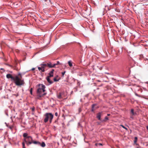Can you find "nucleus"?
<instances>
[{
    "instance_id": "f257e3e1",
    "label": "nucleus",
    "mask_w": 148,
    "mask_h": 148,
    "mask_svg": "<svg viewBox=\"0 0 148 148\" xmlns=\"http://www.w3.org/2000/svg\"><path fill=\"white\" fill-rule=\"evenodd\" d=\"M21 75H6V77L10 78L11 81L16 86H21L23 85L25 82L22 78Z\"/></svg>"
},
{
    "instance_id": "f03ea898",
    "label": "nucleus",
    "mask_w": 148,
    "mask_h": 148,
    "mask_svg": "<svg viewBox=\"0 0 148 148\" xmlns=\"http://www.w3.org/2000/svg\"><path fill=\"white\" fill-rule=\"evenodd\" d=\"M39 88L37 89V93L38 94V98L45 95L46 93L45 92V86L42 84H39L38 85Z\"/></svg>"
},
{
    "instance_id": "7ed1b4c3",
    "label": "nucleus",
    "mask_w": 148,
    "mask_h": 148,
    "mask_svg": "<svg viewBox=\"0 0 148 148\" xmlns=\"http://www.w3.org/2000/svg\"><path fill=\"white\" fill-rule=\"evenodd\" d=\"M23 136L24 138V140L27 146H29L32 143L33 140L31 136H28L27 133H24Z\"/></svg>"
},
{
    "instance_id": "20e7f679",
    "label": "nucleus",
    "mask_w": 148,
    "mask_h": 148,
    "mask_svg": "<svg viewBox=\"0 0 148 148\" xmlns=\"http://www.w3.org/2000/svg\"><path fill=\"white\" fill-rule=\"evenodd\" d=\"M44 116H45L44 119V122L46 123L49 120V122L51 123L53 118V115L51 113H47L45 114Z\"/></svg>"
},
{
    "instance_id": "39448f33",
    "label": "nucleus",
    "mask_w": 148,
    "mask_h": 148,
    "mask_svg": "<svg viewBox=\"0 0 148 148\" xmlns=\"http://www.w3.org/2000/svg\"><path fill=\"white\" fill-rule=\"evenodd\" d=\"M37 67L38 70L41 73L44 72L47 70L45 62H43Z\"/></svg>"
},
{
    "instance_id": "423d86ee",
    "label": "nucleus",
    "mask_w": 148,
    "mask_h": 148,
    "mask_svg": "<svg viewBox=\"0 0 148 148\" xmlns=\"http://www.w3.org/2000/svg\"><path fill=\"white\" fill-rule=\"evenodd\" d=\"M45 64L47 69L48 68H52L55 67V64H52L51 62H49V63L45 62Z\"/></svg>"
},
{
    "instance_id": "0eeeda50",
    "label": "nucleus",
    "mask_w": 148,
    "mask_h": 148,
    "mask_svg": "<svg viewBox=\"0 0 148 148\" xmlns=\"http://www.w3.org/2000/svg\"><path fill=\"white\" fill-rule=\"evenodd\" d=\"M53 76V75H49V76H48L46 77V79L47 82L50 84H51L53 83V82L51 80V79L50 78Z\"/></svg>"
},
{
    "instance_id": "6e6552de",
    "label": "nucleus",
    "mask_w": 148,
    "mask_h": 148,
    "mask_svg": "<svg viewBox=\"0 0 148 148\" xmlns=\"http://www.w3.org/2000/svg\"><path fill=\"white\" fill-rule=\"evenodd\" d=\"M131 115L130 118L133 119V117L132 116H134V115H136V112H134V110L133 109H132L131 110Z\"/></svg>"
},
{
    "instance_id": "1a4fd4ad",
    "label": "nucleus",
    "mask_w": 148,
    "mask_h": 148,
    "mask_svg": "<svg viewBox=\"0 0 148 148\" xmlns=\"http://www.w3.org/2000/svg\"><path fill=\"white\" fill-rule=\"evenodd\" d=\"M102 114V112H100L97 113V118L99 120H101V116Z\"/></svg>"
},
{
    "instance_id": "9d476101",
    "label": "nucleus",
    "mask_w": 148,
    "mask_h": 148,
    "mask_svg": "<svg viewBox=\"0 0 148 148\" xmlns=\"http://www.w3.org/2000/svg\"><path fill=\"white\" fill-rule=\"evenodd\" d=\"M62 95L63 94L62 93L60 92L58 93L57 94V97L59 99H61L62 98Z\"/></svg>"
},
{
    "instance_id": "9b49d317",
    "label": "nucleus",
    "mask_w": 148,
    "mask_h": 148,
    "mask_svg": "<svg viewBox=\"0 0 148 148\" xmlns=\"http://www.w3.org/2000/svg\"><path fill=\"white\" fill-rule=\"evenodd\" d=\"M53 80L54 82L58 81L60 79V77H59L58 75H57L56 77L53 78Z\"/></svg>"
},
{
    "instance_id": "f8f14e48",
    "label": "nucleus",
    "mask_w": 148,
    "mask_h": 148,
    "mask_svg": "<svg viewBox=\"0 0 148 148\" xmlns=\"http://www.w3.org/2000/svg\"><path fill=\"white\" fill-rule=\"evenodd\" d=\"M32 143L38 145H40V142L37 141H33V140L32 142Z\"/></svg>"
},
{
    "instance_id": "ddd939ff",
    "label": "nucleus",
    "mask_w": 148,
    "mask_h": 148,
    "mask_svg": "<svg viewBox=\"0 0 148 148\" xmlns=\"http://www.w3.org/2000/svg\"><path fill=\"white\" fill-rule=\"evenodd\" d=\"M68 64L71 67L72 66H73L72 63V61L71 60H70L68 61Z\"/></svg>"
},
{
    "instance_id": "4468645a",
    "label": "nucleus",
    "mask_w": 148,
    "mask_h": 148,
    "mask_svg": "<svg viewBox=\"0 0 148 148\" xmlns=\"http://www.w3.org/2000/svg\"><path fill=\"white\" fill-rule=\"evenodd\" d=\"M30 109L32 110V114H34V111L35 109L34 107L33 106V107L31 108Z\"/></svg>"
},
{
    "instance_id": "2eb2a0df",
    "label": "nucleus",
    "mask_w": 148,
    "mask_h": 148,
    "mask_svg": "<svg viewBox=\"0 0 148 148\" xmlns=\"http://www.w3.org/2000/svg\"><path fill=\"white\" fill-rule=\"evenodd\" d=\"M40 145L42 147H44L46 145L44 142H42L41 144L40 143Z\"/></svg>"
},
{
    "instance_id": "dca6fc26",
    "label": "nucleus",
    "mask_w": 148,
    "mask_h": 148,
    "mask_svg": "<svg viewBox=\"0 0 148 148\" xmlns=\"http://www.w3.org/2000/svg\"><path fill=\"white\" fill-rule=\"evenodd\" d=\"M108 120V118L107 116H106L105 118V119L103 121V122H106L107 120Z\"/></svg>"
},
{
    "instance_id": "f3484780",
    "label": "nucleus",
    "mask_w": 148,
    "mask_h": 148,
    "mask_svg": "<svg viewBox=\"0 0 148 148\" xmlns=\"http://www.w3.org/2000/svg\"><path fill=\"white\" fill-rule=\"evenodd\" d=\"M54 70L53 69H52L51 71L48 74H52L53 72L54 71Z\"/></svg>"
},
{
    "instance_id": "a211bd4d",
    "label": "nucleus",
    "mask_w": 148,
    "mask_h": 148,
    "mask_svg": "<svg viewBox=\"0 0 148 148\" xmlns=\"http://www.w3.org/2000/svg\"><path fill=\"white\" fill-rule=\"evenodd\" d=\"M54 64H55V67L56 66L60 64V63L59 61H57L56 63Z\"/></svg>"
},
{
    "instance_id": "6ab92c4d",
    "label": "nucleus",
    "mask_w": 148,
    "mask_h": 148,
    "mask_svg": "<svg viewBox=\"0 0 148 148\" xmlns=\"http://www.w3.org/2000/svg\"><path fill=\"white\" fill-rule=\"evenodd\" d=\"M137 138L136 137H135L134 138V143H136L137 142Z\"/></svg>"
},
{
    "instance_id": "aec40b11",
    "label": "nucleus",
    "mask_w": 148,
    "mask_h": 148,
    "mask_svg": "<svg viewBox=\"0 0 148 148\" xmlns=\"http://www.w3.org/2000/svg\"><path fill=\"white\" fill-rule=\"evenodd\" d=\"M2 71H4L3 70V69H1V70H0V73H3V72H2Z\"/></svg>"
},
{
    "instance_id": "412c9836",
    "label": "nucleus",
    "mask_w": 148,
    "mask_h": 148,
    "mask_svg": "<svg viewBox=\"0 0 148 148\" xmlns=\"http://www.w3.org/2000/svg\"><path fill=\"white\" fill-rule=\"evenodd\" d=\"M95 106V105L94 104H93L92 105V111H94V106Z\"/></svg>"
},
{
    "instance_id": "4be33fe9",
    "label": "nucleus",
    "mask_w": 148,
    "mask_h": 148,
    "mask_svg": "<svg viewBox=\"0 0 148 148\" xmlns=\"http://www.w3.org/2000/svg\"><path fill=\"white\" fill-rule=\"evenodd\" d=\"M125 51L127 52L128 53H131V51H128L126 49H125Z\"/></svg>"
},
{
    "instance_id": "5701e85b",
    "label": "nucleus",
    "mask_w": 148,
    "mask_h": 148,
    "mask_svg": "<svg viewBox=\"0 0 148 148\" xmlns=\"http://www.w3.org/2000/svg\"><path fill=\"white\" fill-rule=\"evenodd\" d=\"M47 1H48L50 3L52 4V1L53 0H47Z\"/></svg>"
},
{
    "instance_id": "b1692460",
    "label": "nucleus",
    "mask_w": 148,
    "mask_h": 148,
    "mask_svg": "<svg viewBox=\"0 0 148 148\" xmlns=\"http://www.w3.org/2000/svg\"><path fill=\"white\" fill-rule=\"evenodd\" d=\"M32 88H31L30 89V93L31 94H32Z\"/></svg>"
},
{
    "instance_id": "393cba45",
    "label": "nucleus",
    "mask_w": 148,
    "mask_h": 148,
    "mask_svg": "<svg viewBox=\"0 0 148 148\" xmlns=\"http://www.w3.org/2000/svg\"><path fill=\"white\" fill-rule=\"evenodd\" d=\"M22 146L23 147H25V143L24 142L22 143Z\"/></svg>"
},
{
    "instance_id": "a878e982",
    "label": "nucleus",
    "mask_w": 148,
    "mask_h": 148,
    "mask_svg": "<svg viewBox=\"0 0 148 148\" xmlns=\"http://www.w3.org/2000/svg\"><path fill=\"white\" fill-rule=\"evenodd\" d=\"M121 126L122 127L126 129V130H127V129L123 125H121Z\"/></svg>"
},
{
    "instance_id": "bb28decb",
    "label": "nucleus",
    "mask_w": 148,
    "mask_h": 148,
    "mask_svg": "<svg viewBox=\"0 0 148 148\" xmlns=\"http://www.w3.org/2000/svg\"><path fill=\"white\" fill-rule=\"evenodd\" d=\"M55 115L56 116H58V114L57 113V112H56L55 113Z\"/></svg>"
},
{
    "instance_id": "cd10ccee",
    "label": "nucleus",
    "mask_w": 148,
    "mask_h": 148,
    "mask_svg": "<svg viewBox=\"0 0 148 148\" xmlns=\"http://www.w3.org/2000/svg\"><path fill=\"white\" fill-rule=\"evenodd\" d=\"M65 71H64L63 72H62L61 73V74H65Z\"/></svg>"
},
{
    "instance_id": "c85d7f7f",
    "label": "nucleus",
    "mask_w": 148,
    "mask_h": 148,
    "mask_svg": "<svg viewBox=\"0 0 148 148\" xmlns=\"http://www.w3.org/2000/svg\"><path fill=\"white\" fill-rule=\"evenodd\" d=\"M35 69V68H33L31 69V70H32V71H33V70H34Z\"/></svg>"
},
{
    "instance_id": "c756f323",
    "label": "nucleus",
    "mask_w": 148,
    "mask_h": 148,
    "mask_svg": "<svg viewBox=\"0 0 148 148\" xmlns=\"http://www.w3.org/2000/svg\"><path fill=\"white\" fill-rule=\"evenodd\" d=\"M98 145H102V144H101V143H99L98 144Z\"/></svg>"
},
{
    "instance_id": "7c9ffc66",
    "label": "nucleus",
    "mask_w": 148,
    "mask_h": 148,
    "mask_svg": "<svg viewBox=\"0 0 148 148\" xmlns=\"http://www.w3.org/2000/svg\"><path fill=\"white\" fill-rule=\"evenodd\" d=\"M110 115V114H107V116H109Z\"/></svg>"
},
{
    "instance_id": "2f4dec72",
    "label": "nucleus",
    "mask_w": 148,
    "mask_h": 148,
    "mask_svg": "<svg viewBox=\"0 0 148 148\" xmlns=\"http://www.w3.org/2000/svg\"><path fill=\"white\" fill-rule=\"evenodd\" d=\"M147 129L148 130V126H147Z\"/></svg>"
},
{
    "instance_id": "473e14b6",
    "label": "nucleus",
    "mask_w": 148,
    "mask_h": 148,
    "mask_svg": "<svg viewBox=\"0 0 148 148\" xmlns=\"http://www.w3.org/2000/svg\"><path fill=\"white\" fill-rule=\"evenodd\" d=\"M106 73V74H109L108 73Z\"/></svg>"
},
{
    "instance_id": "72a5a7b5",
    "label": "nucleus",
    "mask_w": 148,
    "mask_h": 148,
    "mask_svg": "<svg viewBox=\"0 0 148 148\" xmlns=\"http://www.w3.org/2000/svg\"><path fill=\"white\" fill-rule=\"evenodd\" d=\"M17 74H21L20 73H18Z\"/></svg>"
},
{
    "instance_id": "f704fd0d",
    "label": "nucleus",
    "mask_w": 148,
    "mask_h": 148,
    "mask_svg": "<svg viewBox=\"0 0 148 148\" xmlns=\"http://www.w3.org/2000/svg\"><path fill=\"white\" fill-rule=\"evenodd\" d=\"M23 148H25V147H23Z\"/></svg>"
},
{
    "instance_id": "c9c22d12",
    "label": "nucleus",
    "mask_w": 148,
    "mask_h": 148,
    "mask_svg": "<svg viewBox=\"0 0 148 148\" xmlns=\"http://www.w3.org/2000/svg\"><path fill=\"white\" fill-rule=\"evenodd\" d=\"M10 73H12V72H10Z\"/></svg>"
},
{
    "instance_id": "e433bc0d",
    "label": "nucleus",
    "mask_w": 148,
    "mask_h": 148,
    "mask_svg": "<svg viewBox=\"0 0 148 148\" xmlns=\"http://www.w3.org/2000/svg\"><path fill=\"white\" fill-rule=\"evenodd\" d=\"M136 95H137V96H138V95L137 94H136Z\"/></svg>"
}]
</instances>
